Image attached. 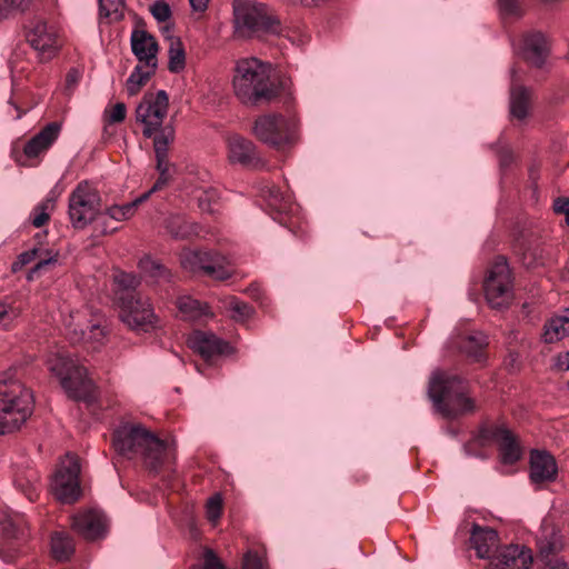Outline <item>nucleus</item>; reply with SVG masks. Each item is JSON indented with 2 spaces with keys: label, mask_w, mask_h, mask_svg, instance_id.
<instances>
[{
  "label": "nucleus",
  "mask_w": 569,
  "mask_h": 569,
  "mask_svg": "<svg viewBox=\"0 0 569 569\" xmlns=\"http://www.w3.org/2000/svg\"><path fill=\"white\" fill-rule=\"evenodd\" d=\"M112 445L119 455L128 459L140 457L156 472L166 459L176 458L174 440L162 439L150 429H116Z\"/></svg>",
  "instance_id": "nucleus-1"
},
{
  "label": "nucleus",
  "mask_w": 569,
  "mask_h": 569,
  "mask_svg": "<svg viewBox=\"0 0 569 569\" xmlns=\"http://www.w3.org/2000/svg\"><path fill=\"white\" fill-rule=\"evenodd\" d=\"M284 27L277 12L258 0L232 1V36L238 40L280 37Z\"/></svg>",
  "instance_id": "nucleus-2"
},
{
  "label": "nucleus",
  "mask_w": 569,
  "mask_h": 569,
  "mask_svg": "<svg viewBox=\"0 0 569 569\" xmlns=\"http://www.w3.org/2000/svg\"><path fill=\"white\" fill-rule=\"evenodd\" d=\"M270 64L257 58L240 59L232 80L237 98L244 104L269 102L279 96V88L270 80Z\"/></svg>",
  "instance_id": "nucleus-3"
},
{
  "label": "nucleus",
  "mask_w": 569,
  "mask_h": 569,
  "mask_svg": "<svg viewBox=\"0 0 569 569\" xmlns=\"http://www.w3.org/2000/svg\"><path fill=\"white\" fill-rule=\"evenodd\" d=\"M428 396L437 413L456 420L476 410L475 400L467 396L465 382L455 375L435 372L428 387Z\"/></svg>",
  "instance_id": "nucleus-4"
},
{
  "label": "nucleus",
  "mask_w": 569,
  "mask_h": 569,
  "mask_svg": "<svg viewBox=\"0 0 569 569\" xmlns=\"http://www.w3.org/2000/svg\"><path fill=\"white\" fill-rule=\"evenodd\" d=\"M34 408L32 391L13 379L12 370L0 375V427H21Z\"/></svg>",
  "instance_id": "nucleus-5"
},
{
  "label": "nucleus",
  "mask_w": 569,
  "mask_h": 569,
  "mask_svg": "<svg viewBox=\"0 0 569 569\" xmlns=\"http://www.w3.org/2000/svg\"><path fill=\"white\" fill-rule=\"evenodd\" d=\"M49 370L60 379V385L68 397L92 403L96 396L93 381L88 378L87 369L76 362L68 356L57 353L48 359Z\"/></svg>",
  "instance_id": "nucleus-6"
},
{
  "label": "nucleus",
  "mask_w": 569,
  "mask_h": 569,
  "mask_svg": "<svg viewBox=\"0 0 569 569\" xmlns=\"http://www.w3.org/2000/svg\"><path fill=\"white\" fill-rule=\"evenodd\" d=\"M119 305L120 320L134 332H151L160 327L150 299L147 297H123Z\"/></svg>",
  "instance_id": "nucleus-7"
},
{
  "label": "nucleus",
  "mask_w": 569,
  "mask_h": 569,
  "mask_svg": "<svg viewBox=\"0 0 569 569\" xmlns=\"http://www.w3.org/2000/svg\"><path fill=\"white\" fill-rule=\"evenodd\" d=\"M100 207L99 192L88 182H80L69 196L68 214L72 227L82 230L92 223Z\"/></svg>",
  "instance_id": "nucleus-8"
},
{
  "label": "nucleus",
  "mask_w": 569,
  "mask_h": 569,
  "mask_svg": "<svg viewBox=\"0 0 569 569\" xmlns=\"http://www.w3.org/2000/svg\"><path fill=\"white\" fill-rule=\"evenodd\" d=\"M485 297L493 309L508 308L512 300V278L509 264L498 257L488 271L483 283Z\"/></svg>",
  "instance_id": "nucleus-9"
},
{
  "label": "nucleus",
  "mask_w": 569,
  "mask_h": 569,
  "mask_svg": "<svg viewBox=\"0 0 569 569\" xmlns=\"http://www.w3.org/2000/svg\"><path fill=\"white\" fill-rule=\"evenodd\" d=\"M253 133L261 142L282 149L295 139V123L281 114H264L254 121Z\"/></svg>",
  "instance_id": "nucleus-10"
},
{
  "label": "nucleus",
  "mask_w": 569,
  "mask_h": 569,
  "mask_svg": "<svg viewBox=\"0 0 569 569\" xmlns=\"http://www.w3.org/2000/svg\"><path fill=\"white\" fill-rule=\"evenodd\" d=\"M80 461L77 455L68 452L61 461L52 481L56 498L62 503H72L81 495Z\"/></svg>",
  "instance_id": "nucleus-11"
},
{
  "label": "nucleus",
  "mask_w": 569,
  "mask_h": 569,
  "mask_svg": "<svg viewBox=\"0 0 569 569\" xmlns=\"http://www.w3.org/2000/svg\"><path fill=\"white\" fill-rule=\"evenodd\" d=\"M181 266L216 280L229 279L233 273L228 259L217 251H187L181 256Z\"/></svg>",
  "instance_id": "nucleus-12"
},
{
  "label": "nucleus",
  "mask_w": 569,
  "mask_h": 569,
  "mask_svg": "<svg viewBox=\"0 0 569 569\" xmlns=\"http://www.w3.org/2000/svg\"><path fill=\"white\" fill-rule=\"evenodd\" d=\"M169 97L164 90L146 93L136 109V118L144 124L143 136L151 138L160 128L167 116Z\"/></svg>",
  "instance_id": "nucleus-13"
},
{
  "label": "nucleus",
  "mask_w": 569,
  "mask_h": 569,
  "mask_svg": "<svg viewBox=\"0 0 569 569\" xmlns=\"http://www.w3.org/2000/svg\"><path fill=\"white\" fill-rule=\"evenodd\" d=\"M27 40L43 60L53 58L61 47L56 27L42 19L32 22Z\"/></svg>",
  "instance_id": "nucleus-14"
},
{
  "label": "nucleus",
  "mask_w": 569,
  "mask_h": 569,
  "mask_svg": "<svg viewBox=\"0 0 569 569\" xmlns=\"http://www.w3.org/2000/svg\"><path fill=\"white\" fill-rule=\"evenodd\" d=\"M558 465L547 450L532 449L529 456V480L537 488L556 481Z\"/></svg>",
  "instance_id": "nucleus-15"
},
{
  "label": "nucleus",
  "mask_w": 569,
  "mask_h": 569,
  "mask_svg": "<svg viewBox=\"0 0 569 569\" xmlns=\"http://www.w3.org/2000/svg\"><path fill=\"white\" fill-rule=\"evenodd\" d=\"M188 346L204 360H210L217 356L230 355L233 352L229 342L218 338L213 333L194 331L188 338Z\"/></svg>",
  "instance_id": "nucleus-16"
},
{
  "label": "nucleus",
  "mask_w": 569,
  "mask_h": 569,
  "mask_svg": "<svg viewBox=\"0 0 569 569\" xmlns=\"http://www.w3.org/2000/svg\"><path fill=\"white\" fill-rule=\"evenodd\" d=\"M228 159L231 163H238L246 168H258L262 162L258 156L254 143L239 134L228 138Z\"/></svg>",
  "instance_id": "nucleus-17"
},
{
  "label": "nucleus",
  "mask_w": 569,
  "mask_h": 569,
  "mask_svg": "<svg viewBox=\"0 0 569 569\" xmlns=\"http://www.w3.org/2000/svg\"><path fill=\"white\" fill-rule=\"evenodd\" d=\"M532 562L529 549L518 545L500 548L497 556L490 560L488 569H528Z\"/></svg>",
  "instance_id": "nucleus-18"
},
{
  "label": "nucleus",
  "mask_w": 569,
  "mask_h": 569,
  "mask_svg": "<svg viewBox=\"0 0 569 569\" xmlns=\"http://www.w3.org/2000/svg\"><path fill=\"white\" fill-rule=\"evenodd\" d=\"M485 433L492 431L500 460L503 465H513L522 457V446L511 429H481Z\"/></svg>",
  "instance_id": "nucleus-19"
},
{
  "label": "nucleus",
  "mask_w": 569,
  "mask_h": 569,
  "mask_svg": "<svg viewBox=\"0 0 569 569\" xmlns=\"http://www.w3.org/2000/svg\"><path fill=\"white\" fill-rule=\"evenodd\" d=\"M73 528L87 540H96L104 536L107 520L102 512L89 510L73 518Z\"/></svg>",
  "instance_id": "nucleus-20"
},
{
  "label": "nucleus",
  "mask_w": 569,
  "mask_h": 569,
  "mask_svg": "<svg viewBox=\"0 0 569 569\" xmlns=\"http://www.w3.org/2000/svg\"><path fill=\"white\" fill-rule=\"evenodd\" d=\"M131 50L139 62L146 66H153L157 62V53L159 50L156 38L143 29H134L131 33Z\"/></svg>",
  "instance_id": "nucleus-21"
},
{
  "label": "nucleus",
  "mask_w": 569,
  "mask_h": 569,
  "mask_svg": "<svg viewBox=\"0 0 569 569\" xmlns=\"http://www.w3.org/2000/svg\"><path fill=\"white\" fill-rule=\"evenodd\" d=\"M60 131L61 124L59 122L53 121L44 126L24 144L23 153L26 157L37 158L40 153L47 151L58 139Z\"/></svg>",
  "instance_id": "nucleus-22"
},
{
  "label": "nucleus",
  "mask_w": 569,
  "mask_h": 569,
  "mask_svg": "<svg viewBox=\"0 0 569 569\" xmlns=\"http://www.w3.org/2000/svg\"><path fill=\"white\" fill-rule=\"evenodd\" d=\"M549 54L546 37L541 32L527 34L523 39L522 57L533 67L540 68Z\"/></svg>",
  "instance_id": "nucleus-23"
},
{
  "label": "nucleus",
  "mask_w": 569,
  "mask_h": 569,
  "mask_svg": "<svg viewBox=\"0 0 569 569\" xmlns=\"http://www.w3.org/2000/svg\"><path fill=\"white\" fill-rule=\"evenodd\" d=\"M498 542L499 537L496 530L477 523L472 526L470 543L479 558L491 559V552L497 548Z\"/></svg>",
  "instance_id": "nucleus-24"
},
{
  "label": "nucleus",
  "mask_w": 569,
  "mask_h": 569,
  "mask_svg": "<svg viewBox=\"0 0 569 569\" xmlns=\"http://www.w3.org/2000/svg\"><path fill=\"white\" fill-rule=\"evenodd\" d=\"M71 320L73 321L76 318L78 319L77 323H72L71 321L67 323L70 340L72 342H80V341H94V342H102L106 330L102 328L99 323H92V325H83L79 321V312L76 315H70Z\"/></svg>",
  "instance_id": "nucleus-25"
},
{
  "label": "nucleus",
  "mask_w": 569,
  "mask_h": 569,
  "mask_svg": "<svg viewBox=\"0 0 569 569\" xmlns=\"http://www.w3.org/2000/svg\"><path fill=\"white\" fill-rule=\"evenodd\" d=\"M139 269L148 277L153 284L171 283L174 281V274L160 261L151 257L140 259Z\"/></svg>",
  "instance_id": "nucleus-26"
},
{
  "label": "nucleus",
  "mask_w": 569,
  "mask_h": 569,
  "mask_svg": "<svg viewBox=\"0 0 569 569\" xmlns=\"http://www.w3.org/2000/svg\"><path fill=\"white\" fill-rule=\"evenodd\" d=\"M166 230L174 239H189L198 236L201 227L181 214H171L166 219Z\"/></svg>",
  "instance_id": "nucleus-27"
},
{
  "label": "nucleus",
  "mask_w": 569,
  "mask_h": 569,
  "mask_svg": "<svg viewBox=\"0 0 569 569\" xmlns=\"http://www.w3.org/2000/svg\"><path fill=\"white\" fill-rule=\"evenodd\" d=\"M117 301L121 302L123 297L141 296L137 289L141 284V279L132 272L118 271L113 276Z\"/></svg>",
  "instance_id": "nucleus-28"
},
{
  "label": "nucleus",
  "mask_w": 569,
  "mask_h": 569,
  "mask_svg": "<svg viewBox=\"0 0 569 569\" xmlns=\"http://www.w3.org/2000/svg\"><path fill=\"white\" fill-rule=\"evenodd\" d=\"M0 529L8 539L21 540L27 536L26 520L19 513L0 515Z\"/></svg>",
  "instance_id": "nucleus-29"
},
{
  "label": "nucleus",
  "mask_w": 569,
  "mask_h": 569,
  "mask_svg": "<svg viewBox=\"0 0 569 569\" xmlns=\"http://www.w3.org/2000/svg\"><path fill=\"white\" fill-rule=\"evenodd\" d=\"M530 104V91L523 86H512L510 89V113L518 120L528 116Z\"/></svg>",
  "instance_id": "nucleus-30"
},
{
  "label": "nucleus",
  "mask_w": 569,
  "mask_h": 569,
  "mask_svg": "<svg viewBox=\"0 0 569 569\" xmlns=\"http://www.w3.org/2000/svg\"><path fill=\"white\" fill-rule=\"evenodd\" d=\"M264 198L267 200L270 210L282 216L293 211V202L290 196L283 194L281 190L271 186L264 191Z\"/></svg>",
  "instance_id": "nucleus-31"
},
{
  "label": "nucleus",
  "mask_w": 569,
  "mask_h": 569,
  "mask_svg": "<svg viewBox=\"0 0 569 569\" xmlns=\"http://www.w3.org/2000/svg\"><path fill=\"white\" fill-rule=\"evenodd\" d=\"M158 62H153V66L138 64L127 79V91L129 96H136L140 89L148 82L152 74L157 70Z\"/></svg>",
  "instance_id": "nucleus-32"
},
{
  "label": "nucleus",
  "mask_w": 569,
  "mask_h": 569,
  "mask_svg": "<svg viewBox=\"0 0 569 569\" xmlns=\"http://www.w3.org/2000/svg\"><path fill=\"white\" fill-rule=\"evenodd\" d=\"M74 552L73 539L66 532H54L51 536V553L58 561H67Z\"/></svg>",
  "instance_id": "nucleus-33"
},
{
  "label": "nucleus",
  "mask_w": 569,
  "mask_h": 569,
  "mask_svg": "<svg viewBox=\"0 0 569 569\" xmlns=\"http://www.w3.org/2000/svg\"><path fill=\"white\" fill-rule=\"evenodd\" d=\"M38 472L33 469H29L24 475L19 473L16 476L14 486L32 502L38 497Z\"/></svg>",
  "instance_id": "nucleus-34"
},
{
  "label": "nucleus",
  "mask_w": 569,
  "mask_h": 569,
  "mask_svg": "<svg viewBox=\"0 0 569 569\" xmlns=\"http://www.w3.org/2000/svg\"><path fill=\"white\" fill-rule=\"evenodd\" d=\"M567 320H561L556 317L550 318L543 325L542 340L546 343H555L560 341L565 337L569 336V325H566Z\"/></svg>",
  "instance_id": "nucleus-35"
},
{
  "label": "nucleus",
  "mask_w": 569,
  "mask_h": 569,
  "mask_svg": "<svg viewBox=\"0 0 569 569\" xmlns=\"http://www.w3.org/2000/svg\"><path fill=\"white\" fill-rule=\"evenodd\" d=\"M487 345V337L482 333H477L463 337L459 343V348L468 357L478 361L482 357V350Z\"/></svg>",
  "instance_id": "nucleus-36"
},
{
  "label": "nucleus",
  "mask_w": 569,
  "mask_h": 569,
  "mask_svg": "<svg viewBox=\"0 0 569 569\" xmlns=\"http://www.w3.org/2000/svg\"><path fill=\"white\" fill-rule=\"evenodd\" d=\"M147 199L148 193H144L131 202L121 206H111L106 209L107 214H109L110 219L116 222L128 220L136 213L138 206Z\"/></svg>",
  "instance_id": "nucleus-37"
},
{
  "label": "nucleus",
  "mask_w": 569,
  "mask_h": 569,
  "mask_svg": "<svg viewBox=\"0 0 569 569\" xmlns=\"http://www.w3.org/2000/svg\"><path fill=\"white\" fill-rule=\"evenodd\" d=\"M153 149L156 157H167L170 143L174 140V128L167 124L160 128L153 136Z\"/></svg>",
  "instance_id": "nucleus-38"
},
{
  "label": "nucleus",
  "mask_w": 569,
  "mask_h": 569,
  "mask_svg": "<svg viewBox=\"0 0 569 569\" xmlns=\"http://www.w3.org/2000/svg\"><path fill=\"white\" fill-rule=\"evenodd\" d=\"M170 72L178 73L186 67V53L182 42L179 39H172L168 50Z\"/></svg>",
  "instance_id": "nucleus-39"
},
{
  "label": "nucleus",
  "mask_w": 569,
  "mask_h": 569,
  "mask_svg": "<svg viewBox=\"0 0 569 569\" xmlns=\"http://www.w3.org/2000/svg\"><path fill=\"white\" fill-rule=\"evenodd\" d=\"M228 309L232 312L231 318L238 322L248 320L254 313L253 307L247 302L240 301L234 297L229 299Z\"/></svg>",
  "instance_id": "nucleus-40"
},
{
  "label": "nucleus",
  "mask_w": 569,
  "mask_h": 569,
  "mask_svg": "<svg viewBox=\"0 0 569 569\" xmlns=\"http://www.w3.org/2000/svg\"><path fill=\"white\" fill-rule=\"evenodd\" d=\"M53 201L51 199H47L40 202L32 211L31 222L36 228H40L44 226L50 219V211L53 209Z\"/></svg>",
  "instance_id": "nucleus-41"
},
{
  "label": "nucleus",
  "mask_w": 569,
  "mask_h": 569,
  "mask_svg": "<svg viewBox=\"0 0 569 569\" xmlns=\"http://www.w3.org/2000/svg\"><path fill=\"white\" fill-rule=\"evenodd\" d=\"M123 0H99L100 16L120 20L122 18Z\"/></svg>",
  "instance_id": "nucleus-42"
},
{
  "label": "nucleus",
  "mask_w": 569,
  "mask_h": 569,
  "mask_svg": "<svg viewBox=\"0 0 569 569\" xmlns=\"http://www.w3.org/2000/svg\"><path fill=\"white\" fill-rule=\"evenodd\" d=\"M178 308L184 316L191 319L206 315L204 308L201 303L190 297L180 298L178 301Z\"/></svg>",
  "instance_id": "nucleus-43"
},
{
  "label": "nucleus",
  "mask_w": 569,
  "mask_h": 569,
  "mask_svg": "<svg viewBox=\"0 0 569 569\" xmlns=\"http://www.w3.org/2000/svg\"><path fill=\"white\" fill-rule=\"evenodd\" d=\"M29 0H0V21L16 12L24 11Z\"/></svg>",
  "instance_id": "nucleus-44"
},
{
  "label": "nucleus",
  "mask_w": 569,
  "mask_h": 569,
  "mask_svg": "<svg viewBox=\"0 0 569 569\" xmlns=\"http://www.w3.org/2000/svg\"><path fill=\"white\" fill-rule=\"evenodd\" d=\"M219 194L216 189L203 190L198 197L199 208L204 212L212 213L214 211V204L218 202Z\"/></svg>",
  "instance_id": "nucleus-45"
},
{
  "label": "nucleus",
  "mask_w": 569,
  "mask_h": 569,
  "mask_svg": "<svg viewBox=\"0 0 569 569\" xmlns=\"http://www.w3.org/2000/svg\"><path fill=\"white\" fill-rule=\"evenodd\" d=\"M561 548L562 543L560 537L556 532L551 533L549 540L546 539L539 541V551L540 555L545 558H548L550 555L558 552L561 550Z\"/></svg>",
  "instance_id": "nucleus-46"
},
{
  "label": "nucleus",
  "mask_w": 569,
  "mask_h": 569,
  "mask_svg": "<svg viewBox=\"0 0 569 569\" xmlns=\"http://www.w3.org/2000/svg\"><path fill=\"white\" fill-rule=\"evenodd\" d=\"M110 220L111 219L109 214H107V211H101L100 209L97 218L93 220L94 231L102 236L117 231L118 227L110 223Z\"/></svg>",
  "instance_id": "nucleus-47"
},
{
  "label": "nucleus",
  "mask_w": 569,
  "mask_h": 569,
  "mask_svg": "<svg viewBox=\"0 0 569 569\" xmlns=\"http://www.w3.org/2000/svg\"><path fill=\"white\" fill-rule=\"evenodd\" d=\"M20 310L12 305L0 301V326L7 328L17 319Z\"/></svg>",
  "instance_id": "nucleus-48"
},
{
  "label": "nucleus",
  "mask_w": 569,
  "mask_h": 569,
  "mask_svg": "<svg viewBox=\"0 0 569 569\" xmlns=\"http://www.w3.org/2000/svg\"><path fill=\"white\" fill-rule=\"evenodd\" d=\"M222 499L219 495L209 498L207 502V518L210 522H217L221 516Z\"/></svg>",
  "instance_id": "nucleus-49"
},
{
  "label": "nucleus",
  "mask_w": 569,
  "mask_h": 569,
  "mask_svg": "<svg viewBox=\"0 0 569 569\" xmlns=\"http://www.w3.org/2000/svg\"><path fill=\"white\" fill-rule=\"evenodd\" d=\"M150 11L153 16V18L159 22H164L170 19L171 17V9L170 6L161 0L156 1L151 8Z\"/></svg>",
  "instance_id": "nucleus-50"
},
{
  "label": "nucleus",
  "mask_w": 569,
  "mask_h": 569,
  "mask_svg": "<svg viewBox=\"0 0 569 569\" xmlns=\"http://www.w3.org/2000/svg\"><path fill=\"white\" fill-rule=\"evenodd\" d=\"M126 104L122 102H118L112 107L110 112L107 114V122L110 124L122 122L126 119Z\"/></svg>",
  "instance_id": "nucleus-51"
},
{
  "label": "nucleus",
  "mask_w": 569,
  "mask_h": 569,
  "mask_svg": "<svg viewBox=\"0 0 569 569\" xmlns=\"http://www.w3.org/2000/svg\"><path fill=\"white\" fill-rule=\"evenodd\" d=\"M242 569H263L260 556L254 551H248L243 557Z\"/></svg>",
  "instance_id": "nucleus-52"
},
{
  "label": "nucleus",
  "mask_w": 569,
  "mask_h": 569,
  "mask_svg": "<svg viewBox=\"0 0 569 569\" xmlns=\"http://www.w3.org/2000/svg\"><path fill=\"white\" fill-rule=\"evenodd\" d=\"M201 569H224V567L211 549H206L204 563Z\"/></svg>",
  "instance_id": "nucleus-53"
},
{
  "label": "nucleus",
  "mask_w": 569,
  "mask_h": 569,
  "mask_svg": "<svg viewBox=\"0 0 569 569\" xmlns=\"http://www.w3.org/2000/svg\"><path fill=\"white\" fill-rule=\"evenodd\" d=\"M56 263H57V254L40 259L36 263V266L29 271L28 280H32L34 274H37L41 270L46 269L47 267L56 264Z\"/></svg>",
  "instance_id": "nucleus-54"
},
{
  "label": "nucleus",
  "mask_w": 569,
  "mask_h": 569,
  "mask_svg": "<svg viewBox=\"0 0 569 569\" xmlns=\"http://www.w3.org/2000/svg\"><path fill=\"white\" fill-rule=\"evenodd\" d=\"M500 10L506 16H517L520 12L517 0H498Z\"/></svg>",
  "instance_id": "nucleus-55"
},
{
  "label": "nucleus",
  "mask_w": 569,
  "mask_h": 569,
  "mask_svg": "<svg viewBox=\"0 0 569 569\" xmlns=\"http://www.w3.org/2000/svg\"><path fill=\"white\" fill-rule=\"evenodd\" d=\"M80 72L77 69H70L66 76V90L71 93L74 87L78 84L80 80Z\"/></svg>",
  "instance_id": "nucleus-56"
},
{
  "label": "nucleus",
  "mask_w": 569,
  "mask_h": 569,
  "mask_svg": "<svg viewBox=\"0 0 569 569\" xmlns=\"http://www.w3.org/2000/svg\"><path fill=\"white\" fill-rule=\"evenodd\" d=\"M553 210L556 213H563L569 217V198L559 197L553 201Z\"/></svg>",
  "instance_id": "nucleus-57"
},
{
  "label": "nucleus",
  "mask_w": 569,
  "mask_h": 569,
  "mask_svg": "<svg viewBox=\"0 0 569 569\" xmlns=\"http://www.w3.org/2000/svg\"><path fill=\"white\" fill-rule=\"evenodd\" d=\"M39 252L38 248H33L31 250H27L18 256L20 259V263L22 264H29L31 261H33Z\"/></svg>",
  "instance_id": "nucleus-58"
},
{
  "label": "nucleus",
  "mask_w": 569,
  "mask_h": 569,
  "mask_svg": "<svg viewBox=\"0 0 569 569\" xmlns=\"http://www.w3.org/2000/svg\"><path fill=\"white\" fill-rule=\"evenodd\" d=\"M156 160H157V170L159 171L160 174H169V160H168V156L167 157H156Z\"/></svg>",
  "instance_id": "nucleus-59"
},
{
  "label": "nucleus",
  "mask_w": 569,
  "mask_h": 569,
  "mask_svg": "<svg viewBox=\"0 0 569 569\" xmlns=\"http://www.w3.org/2000/svg\"><path fill=\"white\" fill-rule=\"evenodd\" d=\"M169 179H170V174H166V173L160 174V173H159V178H158V179H157V181L154 182V184H153L152 189H151L149 192H147V193H148V196H149L151 192L156 191V190H160V189H162V188L168 183Z\"/></svg>",
  "instance_id": "nucleus-60"
},
{
  "label": "nucleus",
  "mask_w": 569,
  "mask_h": 569,
  "mask_svg": "<svg viewBox=\"0 0 569 569\" xmlns=\"http://www.w3.org/2000/svg\"><path fill=\"white\" fill-rule=\"evenodd\" d=\"M547 569H569V563L561 560H549L547 562Z\"/></svg>",
  "instance_id": "nucleus-61"
},
{
  "label": "nucleus",
  "mask_w": 569,
  "mask_h": 569,
  "mask_svg": "<svg viewBox=\"0 0 569 569\" xmlns=\"http://www.w3.org/2000/svg\"><path fill=\"white\" fill-rule=\"evenodd\" d=\"M557 367L563 371L569 370V352L558 357Z\"/></svg>",
  "instance_id": "nucleus-62"
},
{
  "label": "nucleus",
  "mask_w": 569,
  "mask_h": 569,
  "mask_svg": "<svg viewBox=\"0 0 569 569\" xmlns=\"http://www.w3.org/2000/svg\"><path fill=\"white\" fill-rule=\"evenodd\" d=\"M189 2L194 11H204L208 4V0H189Z\"/></svg>",
  "instance_id": "nucleus-63"
},
{
  "label": "nucleus",
  "mask_w": 569,
  "mask_h": 569,
  "mask_svg": "<svg viewBox=\"0 0 569 569\" xmlns=\"http://www.w3.org/2000/svg\"><path fill=\"white\" fill-rule=\"evenodd\" d=\"M556 318L558 319H561V320H567L566 321V325L568 326L569 325V308H566L561 315H558V316H555Z\"/></svg>",
  "instance_id": "nucleus-64"
}]
</instances>
